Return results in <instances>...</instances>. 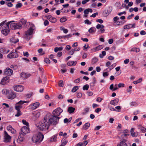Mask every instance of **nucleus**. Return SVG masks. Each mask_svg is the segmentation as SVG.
<instances>
[{"label":"nucleus","mask_w":146,"mask_h":146,"mask_svg":"<svg viewBox=\"0 0 146 146\" xmlns=\"http://www.w3.org/2000/svg\"><path fill=\"white\" fill-rule=\"evenodd\" d=\"M45 119H46L50 125V124L55 125L58 123L60 117L56 116L50 114H47L45 116Z\"/></svg>","instance_id":"nucleus-1"},{"label":"nucleus","mask_w":146,"mask_h":146,"mask_svg":"<svg viewBox=\"0 0 146 146\" xmlns=\"http://www.w3.org/2000/svg\"><path fill=\"white\" fill-rule=\"evenodd\" d=\"M44 135L41 133L39 132L33 135L32 140L33 142L36 144H39L43 140Z\"/></svg>","instance_id":"nucleus-2"},{"label":"nucleus","mask_w":146,"mask_h":146,"mask_svg":"<svg viewBox=\"0 0 146 146\" xmlns=\"http://www.w3.org/2000/svg\"><path fill=\"white\" fill-rule=\"evenodd\" d=\"M2 92L3 94H5L8 98L9 99H13L16 97L15 93L11 90L5 89L2 90Z\"/></svg>","instance_id":"nucleus-3"},{"label":"nucleus","mask_w":146,"mask_h":146,"mask_svg":"<svg viewBox=\"0 0 146 146\" xmlns=\"http://www.w3.org/2000/svg\"><path fill=\"white\" fill-rule=\"evenodd\" d=\"M49 126L50 125L46 119H45V117H44L41 123L39 125V128L40 130L43 131L46 130H47L49 127Z\"/></svg>","instance_id":"nucleus-4"},{"label":"nucleus","mask_w":146,"mask_h":146,"mask_svg":"<svg viewBox=\"0 0 146 146\" xmlns=\"http://www.w3.org/2000/svg\"><path fill=\"white\" fill-rule=\"evenodd\" d=\"M14 21H11L7 23L5 26L2 27L1 33L4 35H7L9 32V25L11 23L13 22Z\"/></svg>","instance_id":"nucleus-5"},{"label":"nucleus","mask_w":146,"mask_h":146,"mask_svg":"<svg viewBox=\"0 0 146 146\" xmlns=\"http://www.w3.org/2000/svg\"><path fill=\"white\" fill-rule=\"evenodd\" d=\"M30 102L29 101H22L20 100L19 102L16 103L15 106V109L17 110H20L22 108V105L24 103H29Z\"/></svg>","instance_id":"nucleus-6"},{"label":"nucleus","mask_w":146,"mask_h":146,"mask_svg":"<svg viewBox=\"0 0 146 146\" xmlns=\"http://www.w3.org/2000/svg\"><path fill=\"white\" fill-rule=\"evenodd\" d=\"M11 28L12 29H22V26L21 23L12 22L10 24Z\"/></svg>","instance_id":"nucleus-7"},{"label":"nucleus","mask_w":146,"mask_h":146,"mask_svg":"<svg viewBox=\"0 0 146 146\" xmlns=\"http://www.w3.org/2000/svg\"><path fill=\"white\" fill-rule=\"evenodd\" d=\"M112 10V7L111 6H109L107 7L103 11L102 14L104 17H107L111 13Z\"/></svg>","instance_id":"nucleus-8"},{"label":"nucleus","mask_w":146,"mask_h":146,"mask_svg":"<svg viewBox=\"0 0 146 146\" xmlns=\"http://www.w3.org/2000/svg\"><path fill=\"white\" fill-rule=\"evenodd\" d=\"M19 47L17 48L15 50V52H10L7 55L8 58H17L19 56V55L17 53V50L19 49Z\"/></svg>","instance_id":"nucleus-9"},{"label":"nucleus","mask_w":146,"mask_h":146,"mask_svg":"<svg viewBox=\"0 0 146 146\" xmlns=\"http://www.w3.org/2000/svg\"><path fill=\"white\" fill-rule=\"evenodd\" d=\"M11 137L9 135L6 131H4L3 141L5 143H10L11 140Z\"/></svg>","instance_id":"nucleus-10"},{"label":"nucleus","mask_w":146,"mask_h":146,"mask_svg":"<svg viewBox=\"0 0 146 146\" xmlns=\"http://www.w3.org/2000/svg\"><path fill=\"white\" fill-rule=\"evenodd\" d=\"M63 110L59 108H58L54 110L53 112V115L58 117L59 116L61 113L62 112Z\"/></svg>","instance_id":"nucleus-11"},{"label":"nucleus","mask_w":146,"mask_h":146,"mask_svg":"<svg viewBox=\"0 0 146 146\" xmlns=\"http://www.w3.org/2000/svg\"><path fill=\"white\" fill-rule=\"evenodd\" d=\"M24 88V87L21 85H17L14 88V90L18 92H22Z\"/></svg>","instance_id":"nucleus-12"},{"label":"nucleus","mask_w":146,"mask_h":146,"mask_svg":"<svg viewBox=\"0 0 146 146\" xmlns=\"http://www.w3.org/2000/svg\"><path fill=\"white\" fill-rule=\"evenodd\" d=\"M40 105V103L38 102H36L31 104L29 106L30 109L33 110L36 109Z\"/></svg>","instance_id":"nucleus-13"},{"label":"nucleus","mask_w":146,"mask_h":146,"mask_svg":"<svg viewBox=\"0 0 146 146\" xmlns=\"http://www.w3.org/2000/svg\"><path fill=\"white\" fill-rule=\"evenodd\" d=\"M9 77L8 76H6L4 77L1 80L0 84L3 85L7 84V83L9 82Z\"/></svg>","instance_id":"nucleus-14"},{"label":"nucleus","mask_w":146,"mask_h":146,"mask_svg":"<svg viewBox=\"0 0 146 146\" xmlns=\"http://www.w3.org/2000/svg\"><path fill=\"white\" fill-rule=\"evenodd\" d=\"M4 73L6 75L10 76L13 74V71L10 68H7L5 69Z\"/></svg>","instance_id":"nucleus-15"},{"label":"nucleus","mask_w":146,"mask_h":146,"mask_svg":"<svg viewBox=\"0 0 146 146\" xmlns=\"http://www.w3.org/2000/svg\"><path fill=\"white\" fill-rule=\"evenodd\" d=\"M21 133L26 135L29 132V127L23 126L21 129Z\"/></svg>","instance_id":"nucleus-16"},{"label":"nucleus","mask_w":146,"mask_h":146,"mask_svg":"<svg viewBox=\"0 0 146 146\" xmlns=\"http://www.w3.org/2000/svg\"><path fill=\"white\" fill-rule=\"evenodd\" d=\"M19 135L18 136V139H17V141L19 143H20L22 142L24 139V136L25 134L23 133L20 132L19 133Z\"/></svg>","instance_id":"nucleus-17"},{"label":"nucleus","mask_w":146,"mask_h":146,"mask_svg":"<svg viewBox=\"0 0 146 146\" xmlns=\"http://www.w3.org/2000/svg\"><path fill=\"white\" fill-rule=\"evenodd\" d=\"M31 76L30 74H27L24 72H22L21 73L20 77L21 78L24 79H26Z\"/></svg>","instance_id":"nucleus-18"},{"label":"nucleus","mask_w":146,"mask_h":146,"mask_svg":"<svg viewBox=\"0 0 146 146\" xmlns=\"http://www.w3.org/2000/svg\"><path fill=\"white\" fill-rule=\"evenodd\" d=\"M47 19L49 20L50 22L52 23H55L56 21V19L55 18L53 17L50 15H48L46 16Z\"/></svg>","instance_id":"nucleus-19"},{"label":"nucleus","mask_w":146,"mask_h":146,"mask_svg":"<svg viewBox=\"0 0 146 146\" xmlns=\"http://www.w3.org/2000/svg\"><path fill=\"white\" fill-rule=\"evenodd\" d=\"M96 28L97 29H100V31L101 33H103L105 31V29H104V26L102 25L98 24L96 26Z\"/></svg>","instance_id":"nucleus-20"},{"label":"nucleus","mask_w":146,"mask_h":146,"mask_svg":"<svg viewBox=\"0 0 146 146\" xmlns=\"http://www.w3.org/2000/svg\"><path fill=\"white\" fill-rule=\"evenodd\" d=\"M135 24L134 23L133 24H128L125 25L124 26V29H130L131 28H134L135 27Z\"/></svg>","instance_id":"nucleus-21"},{"label":"nucleus","mask_w":146,"mask_h":146,"mask_svg":"<svg viewBox=\"0 0 146 146\" xmlns=\"http://www.w3.org/2000/svg\"><path fill=\"white\" fill-rule=\"evenodd\" d=\"M72 36V34H70L64 36H59L57 37V38L58 39H60L62 38H64V39L66 38L68 39L71 37Z\"/></svg>","instance_id":"nucleus-22"},{"label":"nucleus","mask_w":146,"mask_h":146,"mask_svg":"<svg viewBox=\"0 0 146 146\" xmlns=\"http://www.w3.org/2000/svg\"><path fill=\"white\" fill-rule=\"evenodd\" d=\"M119 100L118 98H116L113 100H111L110 102V104L113 106L117 105L119 102Z\"/></svg>","instance_id":"nucleus-23"},{"label":"nucleus","mask_w":146,"mask_h":146,"mask_svg":"<svg viewBox=\"0 0 146 146\" xmlns=\"http://www.w3.org/2000/svg\"><path fill=\"white\" fill-rule=\"evenodd\" d=\"M33 32V29L32 27H30V28L25 32V34L27 35H31Z\"/></svg>","instance_id":"nucleus-24"},{"label":"nucleus","mask_w":146,"mask_h":146,"mask_svg":"<svg viewBox=\"0 0 146 146\" xmlns=\"http://www.w3.org/2000/svg\"><path fill=\"white\" fill-rule=\"evenodd\" d=\"M96 31V29L94 27H92L90 28L88 31L89 33L90 34H93Z\"/></svg>","instance_id":"nucleus-25"},{"label":"nucleus","mask_w":146,"mask_h":146,"mask_svg":"<svg viewBox=\"0 0 146 146\" xmlns=\"http://www.w3.org/2000/svg\"><path fill=\"white\" fill-rule=\"evenodd\" d=\"M76 61H70L67 63V64L69 66H75L77 64Z\"/></svg>","instance_id":"nucleus-26"},{"label":"nucleus","mask_w":146,"mask_h":146,"mask_svg":"<svg viewBox=\"0 0 146 146\" xmlns=\"http://www.w3.org/2000/svg\"><path fill=\"white\" fill-rule=\"evenodd\" d=\"M88 144L86 141H85L83 142H80L77 144L76 146H85Z\"/></svg>","instance_id":"nucleus-27"},{"label":"nucleus","mask_w":146,"mask_h":146,"mask_svg":"<svg viewBox=\"0 0 146 146\" xmlns=\"http://www.w3.org/2000/svg\"><path fill=\"white\" fill-rule=\"evenodd\" d=\"M75 110V108L72 107H69L68 109V111L70 114L73 113Z\"/></svg>","instance_id":"nucleus-28"},{"label":"nucleus","mask_w":146,"mask_h":146,"mask_svg":"<svg viewBox=\"0 0 146 146\" xmlns=\"http://www.w3.org/2000/svg\"><path fill=\"white\" fill-rule=\"evenodd\" d=\"M57 136V134H56L53 136L50 139V141L52 142L55 141L56 140Z\"/></svg>","instance_id":"nucleus-29"},{"label":"nucleus","mask_w":146,"mask_h":146,"mask_svg":"<svg viewBox=\"0 0 146 146\" xmlns=\"http://www.w3.org/2000/svg\"><path fill=\"white\" fill-rule=\"evenodd\" d=\"M90 126V123H86L83 126V128L85 130H86L88 129Z\"/></svg>","instance_id":"nucleus-30"},{"label":"nucleus","mask_w":146,"mask_h":146,"mask_svg":"<svg viewBox=\"0 0 146 146\" xmlns=\"http://www.w3.org/2000/svg\"><path fill=\"white\" fill-rule=\"evenodd\" d=\"M131 51L135 52H138L140 51V49L139 48H133L131 49Z\"/></svg>","instance_id":"nucleus-31"},{"label":"nucleus","mask_w":146,"mask_h":146,"mask_svg":"<svg viewBox=\"0 0 146 146\" xmlns=\"http://www.w3.org/2000/svg\"><path fill=\"white\" fill-rule=\"evenodd\" d=\"M127 146L126 143L125 142L121 141L119 143L117 144V146Z\"/></svg>","instance_id":"nucleus-32"},{"label":"nucleus","mask_w":146,"mask_h":146,"mask_svg":"<svg viewBox=\"0 0 146 146\" xmlns=\"http://www.w3.org/2000/svg\"><path fill=\"white\" fill-rule=\"evenodd\" d=\"M61 142L62 144L64 146L68 143V141L66 140V139H64V138L62 140Z\"/></svg>","instance_id":"nucleus-33"},{"label":"nucleus","mask_w":146,"mask_h":146,"mask_svg":"<svg viewBox=\"0 0 146 146\" xmlns=\"http://www.w3.org/2000/svg\"><path fill=\"white\" fill-rule=\"evenodd\" d=\"M63 49V48L62 47H55L54 49V51L55 52H57L58 51H61Z\"/></svg>","instance_id":"nucleus-34"},{"label":"nucleus","mask_w":146,"mask_h":146,"mask_svg":"<svg viewBox=\"0 0 146 146\" xmlns=\"http://www.w3.org/2000/svg\"><path fill=\"white\" fill-rule=\"evenodd\" d=\"M125 23V21H119L117 23V25L119 26L120 25H123Z\"/></svg>","instance_id":"nucleus-35"},{"label":"nucleus","mask_w":146,"mask_h":146,"mask_svg":"<svg viewBox=\"0 0 146 146\" xmlns=\"http://www.w3.org/2000/svg\"><path fill=\"white\" fill-rule=\"evenodd\" d=\"M10 40L12 43H13L14 44L17 43L19 41V40L18 38H17L16 40H15L14 38H11Z\"/></svg>","instance_id":"nucleus-36"},{"label":"nucleus","mask_w":146,"mask_h":146,"mask_svg":"<svg viewBox=\"0 0 146 146\" xmlns=\"http://www.w3.org/2000/svg\"><path fill=\"white\" fill-rule=\"evenodd\" d=\"M20 110H17V113L15 115L16 117H19L22 115V113L21 111Z\"/></svg>","instance_id":"nucleus-37"},{"label":"nucleus","mask_w":146,"mask_h":146,"mask_svg":"<svg viewBox=\"0 0 146 146\" xmlns=\"http://www.w3.org/2000/svg\"><path fill=\"white\" fill-rule=\"evenodd\" d=\"M89 88V86L88 84H86L84 85L82 88L84 90H88Z\"/></svg>","instance_id":"nucleus-38"},{"label":"nucleus","mask_w":146,"mask_h":146,"mask_svg":"<svg viewBox=\"0 0 146 146\" xmlns=\"http://www.w3.org/2000/svg\"><path fill=\"white\" fill-rule=\"evenodd\" d=\"M22 122L25 125L27 126L26 127H29V123L28 122H27L24 119H23L22 121Z\"/></svg>","instance_id":"nucleus-39"},{"label":"nucleus","mask_w":146,"mask_h":146,"mask_svg":"<svg viewBox=\"0 0 146 146\" xmlns=\"http://www.w3.org/2000/svg\"><path fill=\"white\" fill-rule=\"evenodd\" d=\"M60 30L63 31V32L65 34L67 33L68 32V29H65L64 27H61Z\"/></svg>","instance_id":"nucleus-40"},{"label":"nucleus","mask_w":146,"mask_h":146,"mask_svg":"<svg viewBox=\"0 0 146 146\" xmlns=\"http://www.w3.org/2000/svg\"><path fill=\"white\" fill-rule=\"evenodd\" d=\"M66 18L65 17H63L60 19V22L63 23L66 21Z\"/></svg>","instance_id":"nucleus-41"},{"label":"nucleus","mask_w":146,"mask_h":146,"mask_svg":"<svg viewBox=\"0 0 146 146\" xmlns=\"http://www.w3.org/2000/svg\"><path fill=\"white\" fill-rule=\"evenodd\" d=\"M98 59L96 57H94L92 60V63L93 64H95L98 61Z\"/></svg>","instance_id":"nucleus-42"},{"label":"nucleus","mask_w":146,"mask_h":146,"mask_svg":"<svg viewBox=\"0 0 146 146\" xmlns=\"http://www.w3.org/2000/svg\"><path fill=\"white\" fill-rule=\"evenodd\" d=\"M78 89V86H75L72 89V92H75Z\"/></svg>","instance_id":"nucleus-43"},{"label":"nucleus","mask_w":146,"mask_h":146,"mask_svg":"<svg viewBox=\"0 0 146 146\" xmlns=\"http://www.w3.org/2000/svg\"><path fill=\"white\" fill-rule=\"evenodd\" d=\"M21 24H22L23 25H25L27 22L24 19H22L20 21Z\"/></svg>","instance_id":"nucleus-44"},{"label":"nucleus","mask_w":146,"mask_h":146,"mask_svg":"<svg viewBox=\"0 0 146 146\" xmlns=\"http://www.w3.org/2000/svg\"><path fill=\"white\" fill-rule=\"evenodd\" d=\"M10 67L14 69V70H16L17 68V66L15 65H12Z\"/></svg>","instance_id":"nucleus-45"},{"label":"nucleus","mask_w":146,"mask_h":146,"mask_svg":"<svg viewBox=\"0 0 146 146\" xmlns=\"http://www.w3.org/2000/svg\"><path fill=\"white\" fill-rule=\"evenodd\" d=\"M58 85L61 87H63L64 86L63 81L62 80H60L58 83Z\"/></svg>","instance_id":"nucleus-46"},{"label":"nucleus","mask_w":146,"mask_h":146,"mask_svg":"<svg viewBox=\"0 0 146 146\" xmlns=\"http://www.w3.org/2000/svg\"><path fill=\"white\" fill-rule=\"evenodd\" d=\"M44 62L48 64H49L50 63V61L48 58H45L44 59Z\"/></svg>","instance_id":"nucleus-47"},{"label":"nucleus","mask_w":146,"mask_h":146,"mask_svg":"<svg viewBox=\"0 0 146 146\" xmlns=\"http://www.w3.org/2000/svg\"><path fill=\"white\" fill-rule=\"evenodd\" d=\"M116 63L113 64L111 65L110 66L109 68L110 69V70H111L112 69H113L116 66Z\"/></svg>","instance_id":"nucleus-48"},{"label":"nucleus","mask_w":146,"mask_h":146,"mask_svg":"<svg viewBox=\"0 0 146 146\" xmlns=\"http://www.w3.org/2000/svg\"><path fill=\"white\" fill-rule=\"evenodd\" d=\"M84 23L85 24H87L88 25H91L92 24V22L90 21L88 19H86L84 21Z\"/></svg>","instance_id":"nucleus-49"},{"label":"nucleus","mask_w":146,"mask_h":146,"mask_svg":"<svg viewBox=\"0 0 146 146\" xmlns=\"http://www.w3.org/2000/svg\"><path fill=\"white\" fill-rule=\"evenodd\" d=\"M130 106H133L137 105V103L135 102H132L130 103Z\"/></svg>","instance_id":"nucleus-50"},{"label":"nucleus","mask_w":146,"mask_h":146,"mask_svg":"<svg viewBox=\"0 0 146 146\" xmlns=\"http://www.w3.org/2000/svg\"><path fill=\"white\" fill-rule=\"evenodd\" d=\"M0 52L1 53H6L5 48H0Z\"/></svg>","instance_id":"nucleus-51"},{"label":"nucleus","mask_w":146,"mask_h":146,"mask_svg":"<svg viewBox=\"0 0 146 146\" xmlns=\"http://www.w3.org/2000/svg\"><path fill=\"white\" fill-rule=\"evenodd\" d=\"M22 6V4L21 3H19L16 4V8H20Z\"/></svg>","instance_id":"nucleus-52"},{"label":"nucleus","mask_w":146,"mask_h":146,"mask_svg":"<svg viewBox=\"0 0 146 146\" xmlns=\"http://www.w3.org/2000/svg\"><path fill=\"white\" fill-rule=\"evenodd\" d=\"M89 110V108L88 107H86L84 110V113H86L88 112Z\"/></svg>","instance_id":"nucleus-53"},{"label":"nucleus","mask_w":146,"mask_h":146,"mask_svg":"<svg viewBox=\"0 0 146 146\" xmlns=\"http://www.w3.org/2000/svg\"><path fill=\"white\" fill-rule=\"evenodd\" d=\"M118 88L119 87H118V85L117 84H115L114 85V87L113 90V91H115L117 90Z\"/></svg>","instance_id":"nucleus-54"},{"label":"nucleus","mask_w":146,"mask_h":146,"mask_svg":"<svg viewBox=\"0 0 146 146\" xmlns=\"http://www.w3.org/2000/svg\"><path fill=\"white\" fill-rule=\"evenodd\" d=\"M131 135L133 137H137L138 136V134L137 133H135L134 132L133 133H131Z\"/></svg>","instance_id":"nucleus-55"},{"label":"nucleus","mask_w":146,"mask_h":146,"mask_svg":"<svg viewBox=\"0 0 146 146\" xmlns=\"http://www.w3.org/2000/svg\"><path fill=\"white\" fill-rule=\"evenodd\" d=\"M32 95V93H30L29 94H26V96L27 98H30Z\"/></svg>","instance_id":"nucleus-56"},{"label":"nucleus","mask_w":146,"mask_h":146,"mask_svg":"<svg viewBox=\"0 0 146 146\" xmlns=\"http://www.w3.org/2000/svg\"><path fill=\"white\" fill-rule=\"evenodd\" d=\"M141 130L143 133H145L146 132V129L143 127H141Z\"/></svg>","instance_id":"nucleus-57"},{"label":"nucleus","mask_w":146,"mask_h":146,"mask_svg":"<svg viewBox=\"0 0 146 146\" xmlns=\"http://www.w3.org/2000/svg\"><path fill=\"white\" fill-rule=\"evenodd\" d=\"M96 47L98 51L102 49L103 48V46L102 45H99Z\"/></svg>","instance_id":"nucleus-58"},{"label":"nucleus","mask_w":146,"mask_h":146,"mask_svg":"<svg viewBox=\"0 0 146 146\" xmlns=\"http://www.w3.org/2000/svg\"><path fill=\"white\" fill-rule=\"evenodd\" d=\"M74 51H75V50H74V49L71 50L69 52V55H73L74 54Z\"/></svg>","instance_id":"nucleus-59"},{"label":"nucleus","mask_w":146,"mask_h":146,"mask_svg":"<svg viewBox=\"0 0 146 146\" xmlns=\"http://www.w3.org/2000/svg\"><path fill=\"white\" fill-rule=\"evenodd\" d=\"M96 21L98 22L101 24L102 23L104 22L101 19H97Z\"/></svg>","instance_id":"nucleus-60"},{"label":"nucleus","mask_w":146,"mask_h":146,"mask_svg":"<svg viewBox=\"0 0 146 146\" xmlns=\"http://www.w3.org/2000/svg\"><path fill=\"white\" fill-rule=\"evenodd\" d=\"M98 15V13L97 12H96L95 13L91 15L90 16V17H95L96 15Z\"/></svg>","instance_id":"nucleus-61"},{"label":"nucleus","mask_w":146,"mask_h":146,"mask_svg":"<svg viewBox=\"0 0 146 146\" xmlns=\"http://www.w3.org/2000/svg\"><path fill=\"white\" fill-rule=\"evenodd\" d=\"M82 96V94L80 92L78 93L77 94V97L78 98H80Z\"/></svg>","instance_id":"nucleus-62"},{"label":"nucleus","mask_w":146,"mask_h":146,"mask_svg":"<svg viewBox=\"0 0 146 146\" xmlns=\"http://www.w3.org/2000/svg\"><path fill=\"white\" fill-rule=\"evenodd\" d=\"M80 81V78H78L74 80V82L75 83H79Z\"/></svg>","instance_id":"nucleus-63"},{"label":"nucleus","mask_w":146,"mask_h":146,"mask_svg":"<svg viewBox=\"0 0 146 146\" xmlns=\"http://www.w3.org/2000/svg\"><path fill=\"white\" fill-rule=\"evenodd\" d=\"M23 54H24V56H26V57H28L29 55V54L27 52H23Z\"/></svg>","instance_id":"nucleus-64"}]
</instances>
